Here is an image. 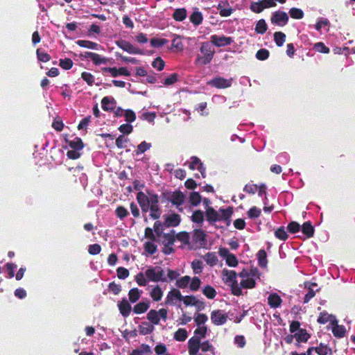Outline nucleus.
Returning <instances> with one entry per match:
<instances>
[{
	"label": "nucleus",
	"instance_id": "1",
	"mask_svg": "<svg viewBox=\"0 0 355 355\" xmlns=\"http://www.w3.org/2000/svg\"><path fill=\"white\" fill-rule=\"evenodd\" d=\"M145 276L149 282H167L164 269L160 266H151L145 271Z\"/></svg>",
	"mask_w": 355,
	"mask_h": 355
},
{
	"label": "nucleus",
	"instance_id": "2",
	"mask_svg": "<svg viewBox=\"0 0 355 355\" xmlns=\"http://www.w3.org/2000/svg\"><path fill=\"white\" fill-rule=\"evenodd\" d=\"M270 21L274 25L284 26L288 21V16L286 12L277 10L272 14Z\"/></svg>",
	"mask_w": 355,
	"mask_h": 355
},
{
	"label": "nucleus",
	"instance_id": "3",
	"mask_svg": "<svg viewBox=\"0 0 355 355\" xmlns=\"http://www.w3.org/2000/svg\"><path fill=\"white\" fill-rule=\"evenodd\" d=\"M228 318V315L223 310L216 309L211 313V320L214 325L220 326L224 324Z\"/></svg>",
	"mask_w": 355,
	"mask_h": 355
},
{
	"label": "nucleus",
	"instance_id": "4",
	"mask_svg": "<svg viewBox=\"0 0 355 355\" xmlns=\"http://www.w3.org/2000/svg\"><path fill=\"white\" fill-rule=\"evenodd\" d=\"M192 241L198 248H205L207 245V235L201 229L194 230L192 235Z\"/></svg>",
	"mask_w": 355,
	"mask_h": 355
},
{
	"label": "nucleus",
	"instance_id": "5",
	"mask_svg": "<svg viewBox=\"0 0 355 355\" xmlns=\"http://www.w3.org/2000/svg\"><path fill=\"white\" fill-rule=\"evenodd\" d=\"M200 52L204 55L202 63L203 64H209L213 59L214 50L211 49V45L208 42H203L200 47Z\"/></svg>",
	"mask_w": 355,
	"mask_h": 355
},
{
	"label": "nucleus",
	"instance_id": "6",
	"mask_svg": "<svg viewBox=\"0 0 355 355\" xmlns=\"http://www.w3.org/2000/svg\"><path fill=\"white\" fill-rule=\"evenodd\" d=\"M232 79H225L224 78L218 77L213 78L207 82V84L211 87L218 89H225L232 86Z\"/></svg>",
	"mask_w": 355,
	"mask_h": 355
},
{
	"label": "nucleus",
	"instance_id": "7",
	"mask_svg": "<svg viewBox=\"0 0 355 355\" xmlns=\"http://www.w3.org/2000/svg\"><path fill=\"white\" fill-rule=\"evenodd\" d=\"M116 44L123 51L128 52L130 54H142V51L139 49L138 48L134 46L129 42L124 40H119L116 41Z\"/></svg>",
	"mask_w": 355,
	"mask_h": 355
},
{
	"label": "nucleus",
	"instance_id": "8",
	"mask_svg": "<svg viewBox=\"0 0 355 355\" xmlns=\"http://www.w3.org/2000/svg\"><path fill=\"white\" fill-rule=\"evenodd\" d=\"M211 42L217 47H223L230 45L233 42V40L230 37L225 35H212L210 37Z\"/></svg>",
	"mask_w": 355,
	"mask_h": 355
},
{
	"label": "nucleus",
	"instance_id": "9",
	"mask_svg": "<svg viewBox=\"0 0 355 355\" xmlns=\"http://www.w3.org/2000/svg\"><path fill=\"white\" fill-rule=\"evenodd\" d=\"M182 299L183 296L181 292L177 288H172L167 294L165 304L174 305L175 304V300L182 301Z\"/></svg>",
	"mask_w": 355,
	"mask_h": 355
},
{
	"label": "nucleus",
	"instance_id": "10",
	"mask_svg": "<svg viewBox=\"0 0 355 355\" xmlns=\"http://www.w3.org/2000/svg\"><path fill=\"white\" fill-rule=\"evenodd\" d=\"M118 308L120 313L124 317L127 318L131 312L132 307L127 299L123 298L118 302Z\"/></svg>",
	"mask_w": 355,
	"mask_h": 355
},
{
	"label": "nucleus",
	"instance_id": "11",
	"mask_svg": "<svg viewBox=\"0 0 355 355\" xmlns=\"http://www.w3.org/2000/svg\"><path fill=\"white\" fill-rule=\"evenodd\" d=\"M180 221L181 218L180 215L173 213L166 216L164 223V225L166 227H177L180 225Z\"/></svg>",
	"mask_w": 355,
	"mask_h": 355
},
{
	"label": "nucleus",
	"instance_id": "12",
	"mask_svg": "<svg viewBox=\"0 0 355 355\" xmlns=\"http://www.w3.org/2000/svg\"><path fill=\"white\" fill-rule=\"evenodd\" d=\"M216 9L221 17L230 16L233 10L227 1L220 2L217 6Z\"/></svg>",
	"mask_w": 355,
	"mask_h": 355
},
{
	"label": "nucleus",
	"instance_id": "13",
	"mask_svg": "<svg viewBox=\"0 0 355 355\" xmlns=\"http://www.w3.org/2000/svg\"><path fill=\"white\" fill-rule=\"evenodd\" d=\"M318 322L322 324H326L327 322H330L332 325L338 322L336 317L331 314H329L327 311H324L320 313V315L317 320Z\"/></svg>",
	"mask_w": 355,
	"mask_h": 355
},
{
	"label": "nucleus",
	"instance_id": "14",
	"mask_svg": "<svg viewBox=\"0 0 355 355\" xmlns=\"http://www.w3.org/2000/svg\"><path fill=\"white\" fill-rule=\"evenodd\" d=\"M205 216L207 220L210 223L219 221V213L211 207H209L206 209Z\"/></svg>",
	"mask_w": 355,
	"mask_h": 355
},
{
	"label": "nucleus",
	"instance_id": "15",
	"mask_svg": "<svg viewBox=\"0 0 355 355\" xmlns=\"http://www.w3.org/2000/svg\"><path fill=\"white\" fill-rule=\"evenodd\" d=\"M223 281L225 284H227L229 286L230 284L233 282H237L236 280V272L234 270H229L224 269L223 270Z\"/></svg>",
	"mask_w": 355,
	"mask_h": 355
},
{
	"label": "nucleus",
	"instance_id": "16",
	"mask_svg": "<svg viewBox=\"0 0 355 355\" xmlns=\"http://www.w3.org/2000/svg\"><path fill=\"white\" fill-rule=\"evenodd\" d=\"M282 300L277 293H272L268 297V305L273 309L278 308L281 306Z\"/></svg>",
	"mask_w": 355,
	"mask_h": 355
},
{
	"label": "nucleus",
	"instance_id": "17",
	"mask_svg": "<svg viewBox=\"0 0 355 355\" xmlns=\"http://www.w3.org/2000/svg\"><path fill=\"white\" fill-rule=\"evenodd\" d=\"M101 106L105 111H112L114 110L115 101L113 98L105 96L101 101Z\"/></svg>",
	"mask_w": 355,
	"mask_h": 355
},
{
	"label": "nucleus",
	"instance_id": "18",
	"mask_svg": "<svg viewBox=\"0 0 355 355\" xmlns=\"http://www.w3.org/2000/svg\"><path fill=\"white\" fill-rule=\"evenodd\" d=\"M302 232L307 239L313 236L315 229L311 221H306L302 224Z\"/></svg>",
	"mask_w": 355,
	"mask_h": 355
},
{
	"label": "nucleus",
	"instance_id": "19",
	"mask_svg": "<svg viewBox=\"0 0 355 355\" xmlns=\"http://www.w3.org/2000/svg\"><path fill=\"white\" fill-rule=\"evenodd\" d=\"M106 71H109L112 77H116L119 75H123L126 76H129L130 73L125 67H120L117 69L116 67H108L105 69Z\"/></svg>",
	"mask_w": 355,
	"mask_h": 355
},
{
	"label": "nucleus",
	"instance_id": "20",
	"mask_svg": "<svg viewBox=\"0 0 355 355\" xmlns=\"http://www.w3.org/2000/svg\"><path fill=\"white\" fill-rule=\"evenodd\" d=\"M184 200V196L180 191L173 192L170 198V201L176 206L181 205Z\"/></svg>",
	"mask_w": 355,
	"mask_h": 355
},
{
	"label": "nucleus",
	"instance_id": "21",
	"mask_svg": "<svg viewBox=\"0 0 355 355\" xmlns=\"http://www.w3.org/2000/svg\"><path fill=\"white\" fill-rule=\"evenodd\" d=\"M190 21L196 26L202 24L203 15L201 12L196 8L189 17Z\"/></svg>",
	"mask_w": 355,
	"mask_h": 355
},
{
	"label": "nucleus",
	"instance_id": "22",
	"mask_svg": "<svg viewBox=\"0 0 355 355\" xmlns=\"http://www.w3.org/2000/svg\"><path fill=\"white\" fill-rule=\"evenodd\" d=\"M294 335L297 343H306L311 337V335L305 329H299V331L295 333Z\"/></svg>",
	"mask_w": 355,
	"mask_h": 355
},
{
	"label": "nucleus",
	"instance_id": "23",
	"mask_svg": "<svg viewBox=\"0 0 355 355\" xmlns=\"http://www.w3.org/2000/svg\"><path fill=\"white\" fill-rule=\"evenodd\" d=\"M162 244L164 246L173 245L175 241V231L171 230L169 233H164L162 235Z\"/></svg>",
	"mask_w": 355,
	"mask_h": 355
},
{
	"label": "nucleus",
	"instance_id": "24",
	"mask_svg": "<svg viewBox=\"0 0 355 355\" xmlns=\"http://www.w3.org/2000/svg\"><path fill=\"white\" fill-rule=\"evenodd\" d=\"M315 352L318 355H333L331 348L322 343H320L318 346L315 347Z\"/></svg>",
	"mask_w": 355,
	"mask_h": 355
},
{
	"label": "nucleus",
	"instance_id": "25",
	"mask_svg": "<svg viewBox=\"0 0 355 355\" xmlns=\"http://www.w3.org/2000/svg\"><path fill=\"white\" fill-rule=\"evenodd\" d=\"M139 332L141 335L150 334L155 329L154 326L147 322H142L138 327Z\"/></svg>",
	"mask_w": 355,
	"mask_h": 355
},
{
	"label": "nucleus",
	"instance_id": "26",
	"mask_svg": "<svg viewBox=\"0 0 355 355\" xmlns=\"http://www.w3.org/2000/svg\"><path fill=\"white\" fill-rule=\"evenodd\" d=\"M173 18L176 21H182L184 20L187 16V12L186 8H177L175 10L174 12L173 13Z\"/></svg>",
	"mask_w": 355,
	"mask_h": 355
},
{
	"label": "nucleus",
	"instance_id": "27",
	"mask_svg": "<svg viewBox=\"0 0 355 355\" xmlns=\"http://www.w3.org/2000/svg\"><path fill=\"white\" fill-rule=\"evenodd\" d=\"M69 146L73 150H81L84 148V143L80 137H75L73 140H67Z\"/></svg>",
	"mask_w": 355,
	"mask_h": 355
},
{
	"label": "nucleus",
	"instance_id": "28",
	"mask_svg": "<svg viewBox=\"0 0 355 355\" xmlns=\"http://www.w3.org/2000/svg\"><path fill=\"white\" fill-rule=\"evenodd\" d=\"M257 259L259 266L262 268H266L268 264L267 254L265 250L261 249L257 253Z\"/></svg>",
	"mask_w": 355,
	"mask_h": 355
},
{
	"label": "nucleus",
	"instance_id": "29",
	"mask_svg": "<svg viewBox=\"0 0 355 355\" xmlns=\"http://www.w3.org/2000/svg\"><path fill=\"white\" fill-rule=\"evenodd\" d=\"M149 307V302H140L134 306L133 312L136 314L144 313L147 311Z\"/></svg>",
	"mask_w": 355,
	"mask_h": 355
},
{
	"label": "nucleus",
	"instance_id": "30",
	"mask_svg": "<svg viewBox=\"0 0 355 355\" xmlns=\"http://www.w3.org/2000/svg\"><path fill=\"white\" fill-rule=\"evenodd\" d=\"M76 44L80 47L96 50H98L100 46L98 44L89 40H77Z\"/></svg>",
	"mask_w": 355,
	"mask_h": 355
},
{
	"label": "nucleus",
	"instance_id": "31",
	"mask_svg": "<svg viewBox=\"0 0 355 355\" xmlns=\"http://www.w3.org/2000/svg\"><path fill=\"white\" fill-rule=\"evenodd\" d=\"M146 318L151 322V324L157 325L159 323V317L157 311L151 309L148 311Z\"/></svg>",
	"mask_w": 355,
	"mask_h": 355
},
{
	"label": "nucleus",
	"instance_id": "32",
	"mask_svg": "<svg viewBox=\"0 0 355 355\" xmlns=\"http://www.w3.org/2000/svg\"><path fill=\"white\" fill-rule=\"evenodd\" d=\"M142 291L137 288H131L128 292L129 300L132 303H135L138 301L141 297Z\"/></svg>",
	"mask_w": 355,
	"mask_h": 355
},
{
	"label": "nucleus",
	"instance_id": "33",
	"mask_svg": "<svg viewBox=\"0 0 355 355\" xmlns=\"http://www.w3.org/2000/svg\"><path fill=\"white\" fill-rule=\"evenodd\" d=\"M150 295L154 301L158 302V301L161 300V299L163 296V291L159 285H156L151 290V291L150 293Z\"/></svg>",
	"mask_w": 355,
	"mask_h": 355
},
{
	"label": "nucleus",
	"instance_id": "34",
	"mask_svg": "<svg viewBox=\"0 0 355 355\" xmlns=\"http://www.w3.org/2000/svg\"><path fill=\"white\" fill-rule=\"evenodd\" d=\"M188 336L187 331L185 329L180 328L174 334L173 338L180 342L184 341Z\"/></svg>",
	"mask_w": 355,
	"mask_h": 355
},
{
	"label": "nucleus",
	"instance_id": "35",
	"mask_svg": "<svg viewBox=\"0 0 355 355\" xmlns=\"http://www.w3.org/2000/svg\"><path fill=\"white\" fill-rule=\"evenodd\" d=\"M150 217L154 220H157L160 218L162 210L159 205H150Z\"/></svg>",
	"mask_w": 355,
	"mask_h": 355
},
{
	"label": "nucleus",
	"instance_id": "36",
	"mask_svg": "<svg viewBox=\"0 0 355 355\" xmlns=\"http://www.w3.org/2000/svg\"><path fill=\"white\" fill-rule=\"evenodd\" d=\"M332 328V333L335 337L343 338L345 336L346 330L344 326L338 325L337 323Z\"/></svg>",
	"mask_w": 355,
	"mask_h": 355
},
{
	"label": "nucleus",
	"instance_id": "37",
	"mask_svg": "<svg viewBox=\"0 0 355 355\" xmlns=\"http://www.w3.org/2000/svg\"><path fill=\"white\" fill-rule=\"evenodd\" d=\"M172 46L178 51H182L184 49V44L182 42V37L178 35H173L172 40Z\"/></svg>",
	"mask_w": 355,
	"mask_h": 355
},
{
	"label": "nucleus",
	"instance_id": "38",
	"mask_svg": "<svg viewBox=\"0 0 355 355\" xmlns=\"http://www.w3.org/2000/svg\"><path fill=\"white\" fill-rule=\"evenodd\" d=\"M219 211L220 212V214H219V221L228 220L232 217L233 209L232 207H229L227 209H220Z\"/></svg>",
	"mask_w": 355,
	"mask_h": 355
},
{
	"label": "nucleus",
	"instance_id": "39",
	"mask_svg": "<svg viewBox=\"0 0 355 355\" xmlns=\"http://www.w3.org/2000/svg\"><path fill=\"white\" fill-rule=\"evenodd\" d=\"M190 281H191V277L188 275H186V276L182 277L180 279H178L176 280L175 285L178 288L184 289V288H186L189 286Z\"/></svg>",
	"mask_w": 355,
	"mask_h": 355
},
{
	"label": "nucleus",
	"instance_id": "40",
	"mask_svg": "<svg viewBox=\"0 0 355 355\" xmlns=\"http://www.w3.org/2000/svg\"><path fill=\"white\" fill-rule=\"evenodd\" d=\"M268 29V26L263 19H259L255 26V32L259 34H264Z\"/></svg>",
	"mask_w": 355,
	"mask_h": 355
},
{
	"label": "nucleus",
	"instance_id": "41",
	"mask_svg": "<svg viewBox=\"0 0 355 355\" xmlns=\"http://www.w3.org/2000/svg\"><path fill=\"white\" fill-rule=\"evenodd\" d=\"M204 259L207 263L210 266L216 265L218 262V257L214 252H207L205 254Z\"/></svg>",
	"mask_w": 355,
	"mask_h": 355
},
{
	"label": "nucleus",
	"instance_id": "42",
	"mask_svg": "<svg viewBox=\"0 0 355 355\" xmlns=\"http://www.w3.org/2000/svg\"><path fill=\"white\" fill-rule=\"evenodd\" d=\"M285 33L277 31L274 33V41L277 46H282L286 41Z\"/></svg>",
	"mask_w": 355,
	"mask_h": 355
},
{
	"label": "nucleus",
	"instance_id": "43",
	"mask_svg": "<svg viewBox=\"0 0 355 355\" xmlns=\"http://www.w3.org/2000/svg\"><path fill=\"white\" fill-rule=\"evenodd\" d=\"M202 293L210 300L214 299L216 295V291L214 287L209 285L205 286L202 289Z\"/></svg>",
	"mask_w": 355,
	"mask_h": 355
},
{
	"label": "nucleus",
	"instance_id": "44",
	"mask_svg": "<svg viewBox=\"0 0 355 355\" xmlns=\"http://www.w3.org/2000/svg\"><path fill=\"white\" fill-rule=\"evenodd\" d=\"M191 268L195 275H199L202 272L203 264L200 260L195 259L191 263Z\"/></svg>",
	"mask_w": 355,
	"mask_h": 355
},
{
	"label": "nucleus",
	"instance_id": "45",
	"mask_svg": "<svg viewBox=\"0 0 355 355\" xmlns=\"http://www.w3.org/2000/svg\"><path fill=\"white\" fill-rule=\"evenodd\" d=\"M154 351L157 355H171V354L168 352V349L166 345L164 343L157 344L155 347Z\"/></svg>",
	"mask_w": 355,
	"mask_h": 355
},
{
	"label": "nucleus",
	"instance_id": "46",
	"mask_svg": "<svg viewBox=\"0 0 355 355\" xmlns=\"http://www.w3.org/2000/svg\"><path fill=\"white\" fill-rule=\"evenodd\" d=\"M115 214L120 220H123L129 215L128 209L123 206H118L115 209Z\"/></svg>",
	"mask_w": 355,
	"mask_h": 355
},
{
	"label": "nucleus",
	"instance_id": "47",
	"mask_svg": "<svg viewBox=\"0 0 355 355\" xmlns=\"http://www.w3.org/2000/svg\"><path fill=\"white\" fill-rule=\"evenodd\" d=\"M275 236L281 241H286L288 237L284 226L279 227L275 230Z\"/></svg>",
	"mask_w": 355,
	"mask_h": 355
},
{
	"label": "nucleus",
	"instance_id": "48",
	"mask_svg": "<svg viewBox=\"0 0 355 355\" xmlns=\"http://www.w3.org/2000/svg\"><path fill=\"white\" fill-rule=\"evenodd\" d=\"M191 220L196 223H202L204 221V214L201 210H196L193 211L191 216Z\"/></svg>",
	"mask_w": 355,
	"mask_h": 355
},
{
	"label": "nucleus",
	"instance_id": "49",
	"mask_svg": "<svg viewBox=\"0 0 355 355\" xmlns=\"http://www.w3.org/2000/svg\"><path fill=\"white\" fill-rule=\"evenodd\" d=\"M36 54H37V59L40 61L43 62H47L51 58V55L49 53H47L44 51H42L40 49H37Z\"/></svg>",
	"mask_w": 355,
	"mask_h": 355
},
{
	"label": "nucleus",
	"instance_id": "50",
	"mask_svg": "<svg viewBox=\"0 0 355 355\" xmlns=\"http://www.w3.org/2000/svg\"><path fill=\"white\" fill-rule=\"evenodd\" d=\"M151 148V144L150 143H147L144 141L140 144L137 146V150L135 151L136 155H139L141 153H144L147 150Z\"/></svg>",
	"mask_w": 355,
	"mask_h": 355
},
{
	"label": "nucleus",
	"instance_id": "51",
	"mask_svg": "<svg viewBox=\"0 0 355 355\" xmlns=\"http://www.w3.org/2000/svg\"><path fill=\"white\" fill-rule=\"evenodd\" d=\"M208 320V317L205 313H196L194 316V321L198 327L204 324Z\"/></svg>",
	"mask_w": 355,
	"mask_h": 355
},
{
	"label": "nucleus",
	"instance_id": "52",
	"mask_svg": "<svg viewBox=\"0 0 355 355\" xmlns=\"http://www.w3.org/2000/svg\"><path fill=\"white\" fill-rule=\"evenodd\" d=\"M289 14L293 19H301L304 17V12L297 8H292L289 10Z\"/></svg>",
	"mask_w": 355,
	"mask_h": 355
},
{
	"label": "nucleus",
	"instance_id": "53",
	"mask_svg": "<svg viewBox=\"0 0 355 355\" xmlns=\"http://www.w3.org/2000/svg\"><path fill=\"white\" fill-rule=\"evenodd\" d=\"M241 287L243 288H253L256 286L255 280L252 278L243 279L240 283Z\"/></svg>",
	"mask_w": 355,
	"mask_h": 355
},
{
	"label": "nucleus",
	"instance_id": "54",
	"mask_svg": "<svg viewBox=\"0 0 355 355\" xmlns=\"http://www.w3.org/2000/svg\"><path fill=\"white\" fill-rule=\"evenodd\" d=\"M201 285V280L198 277H193L191 279V283L189 284V288L192 291H197Z\"/></svg>",
	"mask_w": 355,
	"mask_h": 355
},
{
	"label": "nucleus",
	"instance_id": "55",
	"mask_svg": "<svg viewBox=\"0 0 355 355\" xmlns=\"http://www.w3.org/2000/svg\"><path fill=\"white\" fill-rule=\"evenodd\" d=\"M201 196L198 192H192L190 194L189 202L193 206L198 205L201 202Z\"/></svg>",
	"mask_w": 355,
	"mask_h": 355
},
{
	"label": "nucleus",
	"instance_id": "56",
	"mask_svg": "<svg viewBox=\"0 0 355 355\" xmlns=\"http://www.w3.org/2000/svg\"><path fill=\"white\" fill-rule=\"evenodd\" d=\"M135 281L137 283V284L140 286H146L148 282H149L146 277H145V275L143 272H139L135 276Z\"/></svg>",
	"mask_w": 355,
	"mask_h": 355
},
{
	"label": "nucleus",
	"instance_id": "57",
	"mask_svg": "<svg viewBox=\"0 0 355 355\" xmlns=\"http://www.w3.org/2000/svg\"><path fill=\"white\" fill-rule=\"evenodd\" d=\"M270 55L269 51L266 49H261L257 51L256 53V58L259 60H266L268 58Z\"/></svg>",
	"mask_w": 355,
	"mask_h": 355
},
{
	"label": "nucleus",
	"instance_id": "58",
	"mask_svg": "<svg viewBox=\"0 0 355 355\" xmlns=\"http://www.w3.org/2000/svg\"><path fill=\"white\" fill-rule=\"evenodd\" d=\"M207 332V327L205 325L200 326L194 331V336H198V338H200V340L201 338H203L206 336Z\"/></svg>",
	"mask_w": 355,
	"mask_h": 355
},
{
	"label": "nucleus",
	"instance_id": "59",
	"mask_svg": "<svg viewBox=\"0 0 355 355\" xmlns=\"http://www.w3.org/2000/svg\"><path fill=\"white\" fill-rule=\"evenodd\" d=\"M313 49L322 53H329V49L323 42H317L314 44Z\"/></svg>",
	"mask_w": 355,
	"mask_h": 355
},
{
	"label": "nucleus",
	"instance_id": "60",
	"mask_svg": "<svg viewBox=\"0 0 355 355\" xmlns=\"http://www.w3.org/2000/svg\"><path fill=\"white\" fill-rule=\"evenodd\" d=\"M179 75L176 73H171L168 78H165L163 83L166 86H169L178 80Z\"/></svg>",
	"mask_w": 355,
	"mask_h": 355
},
{
	"label": "nucleus",
	"instance_id": "61",
	"mask_svg": "<svg viewBox=\"0 0 355 355\" xmlns=\"http://www.w3.org/2000/svg\"><path fill=\"white\" fill-rule=\"evenodd\" d=\"M137 200L139 205L149 204L148 196H146L142 191H139L137 193Z\"/></svg>",
	"mask_w": 355,
	"mask_h": 355
},
{
	"label": "nucleus",
	"instance_id": "62",
	"mask_svg": "<svg viewBox=\"0 0 355 355\" xmlns=\"http://www.w3.org/2000/svg\"><path fill=\"white\" fill-rule=\"evenodd\" d=\"M73 61L70 58H64L60 60V67L63 69L69 70L73 67Z\"/></svg>",
	"mask_w": 355,
	"mask_h": 355
},
{
	"label": "nucleus",
	"instance_id": "63",
	"mask_svg": "<svg viewBox=\"0 0 355 355\" xmlns=\"http://www.w3.org/2000/svg\"><path fill=\"white\" fill-rule=\"evenodd\" d=\"M144 250L150 254H153L157 251V245H155L153 242H146L144 245Z\"/></svg>",
	"mask_w": 355,
	"mask_h": 355
},
{
	"label": "nucleus",
	"instance_id": "64",
	"mask_svg": "<svg viewBox=\"0 0 355 355\" xmlns=\"http://www.w3.org/2000/svg\"><path fill=\"white\" fill-rule=\"evenodd\" d=\"M300 227L301 226L298 223L295 221H292L288 224L287 230L290 233L295 234L300 232Z\"/></svg>",
	"mask_w": 355,
	"mask_h": 355
}]
</instances>
